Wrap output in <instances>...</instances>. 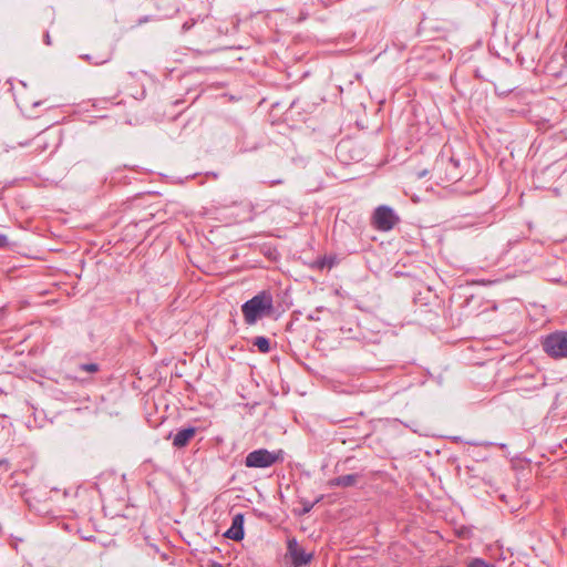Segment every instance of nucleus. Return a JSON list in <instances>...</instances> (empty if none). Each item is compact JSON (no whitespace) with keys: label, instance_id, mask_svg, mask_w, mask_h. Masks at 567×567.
I'll return each mask as SVG.
<instances>
[{"label":"nucleus","instance_id":"obj_1","mask_svg":"<svg viewBox=\"0 0 567 567\" xmlns=\"http://www.w3.org/2000/svg\"><path fill=\"white\" fill-rule=\"evenodd\" d=\"M272 310V296L267 291L259 292L241 306L244 319L247 324H255L259 319L270 316Z\"/></svg>","mask_w":567,"mask_h":567},{"label":"nucleus","instance_id":"obj_2","mask_svg":"<svg viewBox=\"0 0 567 567\" xmlns=\"http://www.w3.org/2000/svg\"><path fill=\"white\" fill-rule=\"evenodd\" d=\"M544 352L554 360L567 359V330H556L542 338Z\"/></svg>","mask_w":567,"mask_h":567},{"label":"nucleus","instance_id":"obj_3","mask_svg":"<svg viewBox=\"0 0 567 567\" xmlns=\"http://www.w3.org/2000/svg\"><path fill=\"white\" fill-rule=\"evenodd\" d=\"M282 460V451L270 452L266 449L255 450L247 454L245 465L254 468H265Z\"/></svg>","mask_w":567,"mask_h":567},{"label":"nucleus","instance_id":"obj_4","mask_svg":"<svg viewBox=\"0 0 567 567\" xmlns=\"http://www.w3.org/2000/svg\"><path fill=\"white\" fill-rule=\"evenodd\" d=\"M400 221L399 216L389 206H379L372 216V225L381 231H389Z\"/></svg>","mask_w":567,"mask_h":567},{"label":"nucleus","instance_id":"obj_5","mask_svg":"<svg viewBox=\"0 0 567 567\" xmlns=\"http://www.w3.org/2000/svg\"><path fill=\"white\" fill-rule=\"evenodd\" d=\"M288 551L291 556L292 564L295 567H300L308 564L312 555L305 551V549L298 545L296 539H291L288 543Z\"/></svg>","mask_w":567,"mask_h":567},{"label":"nucleus","instance_id":"obj_6","mask_svg":"<svg viewBox=\"0 0 567 567\" xmlns=\"http://www.w3.org/2000/svg\"><path fill=\"white\" fill-rule=\"evenodd\" d=\"M244 515L236 514L233 517L231 526L227 529L224 536L238 542L244 538Z\"/></svg>","mask_w":567,"mask_h":567},{"label":"nucleus","instance_id":"obj_7","mask_svg":"<svg viewBox=\"0 0 567 567\" xmlns=\"http://www.w3.org/2000/svg\"><path fill=\"white\" fill-rule=\"evenodd\" d=\"M196 435V427L189 426L186 429L179 430L174 436H173V446L176 449H182L188 445L190 440L194 439Z\"/></svg>","mask_w":567,"mask_h":567},{"label":"nucleus","instance_id":"obj_8","mask_svg":"<svg viewBox=\"0 0 567 567\" xmlns=\"http://www.w3.org/2000/svg\"><path fill=\"white\" fill-rule=\"evenodd\" d=\"M360 478H361V475L358 474V473L347 474V475H342V476H338V477L331 478L328 482V485L330 487H343V488H347V487L354 486L359 482Z\"/></svg>","mask_w":567,"mask_h":567},{"label":"nucleus","instance_id":"obj_9","mask_svg":"<svg viewBox=\"0 0 567 567\" xmlns=\"http://www.w3.org/2000/svg\"><path fill=\"white\" fill-rule=\"evenodd\" d=\"M252 344L257 347V349L261 353H268L270 351V341L268 338L259 336L254 339Z\"/></svg>","mask_w":567,"mask_h":567},{"label":"nucleus","instance_id":"obj_10","mask_svg":"<svg viewBox=\"0 0 567 567\" xmlns=\"http://www.w3.org/2000/svg\"><path fill=\"white\" fill-rule=\"evenodd\" d=\"M111 56H112V53L109 51L100 56H93V55L86 54V55H83L82 58L90 61L91 63H93L95 65H101V64H104L107 61H110Z\"/></svg>","mask_w":567,"mask_h":567},{"label":"nucleus","instance_id":"obj_11","mask_svg":"<svg viewBox=\"0 0 567 567\" xmlns=\"http://www.w3.org/2000/svg\"><path fill=\"white\" fill-rule=\"evenodd\" d=\"M79 371L86 372V373H95L100 370L99 364L96 363H82L79 365Z\"/></svg>","mask_w":567,"mask_h":567},{"label":"nucleus","instance_id":"obj_12","mask_svg":"<svg viewBox=\"0 0 567 567\" xmlns=\"http://www.w3.org/2000/svg\"><path fill=\"white\" fill-rule=\"evenodd\" d=\"M468 567H495V565L489 564L482 558H474L468 563Z\"/></svg>","mask_w":567,"mask_h":567},{"label":"nucleus","instance_id":"obj_13","mask_svg":"<svg viewBox=\"0 0 567 567\" xmlns=\"http://www.w3.org/2000/svg\"><path fill=\"white\" fill-rule=\"evenodd\" d=\"M351 143L350 142H340L337 145V153L341 156L346 151H349Z\"/></svg>","mask_w":567,"mask_h":567},{"label":"nucleus","instance_id":"obj_14","mask_svg":"<svg viewBox=\"0 0 567 567\" xmlns=\"http://www.w3.org/2000/svg\"><path fill=\"white\" fill-rule=\"evenodd\" d=\"M8 245V238L6 235L0 234V248Z\"/></svg>","mask_w":567,"mask_h":567},{"label":"nucleus","instance_id":"obj_15","mask_svg":"<svg viewBox=\"0 0 567 567\" xmlns=\"http://www.w3.org/2000/svg\"><path fill=\"white\" fill-rule=\"evenodd\" d=\"M0 467H4L6 471L9 470V461L7 458H0Z\"/></svg>","mask_w":567,"mask_h":567},{"label":"nucleus","instance_id":"obj_16","mask_svg":"<svg viewBox=\"0 0 567 567\" xmlns=\"http://www.w3.org/2000/svg\"><path fill=\"white\" fill-rule=\"evenodd\" d=\"M194 22L189 23V22H185L182 27L183 31H188L192 27H193Z\"/></svg>","mask_w":567,"mask_h":567},{"label":"nucleus","instance_id":"obj_17","mask_svg":"<svg viewBox=\"0 0 567 567\" xmlns=\"http://www.w3.org/2000/svg\"><path fill=\"white\" fill-rule=\"evenodd\" d=\"M279 184H282V179H274V181L269 182L270 187L279 185Z\"/></svg>","mask_w":567,"mask_h":567},{"label":"nucleus","instance_id":"obj_18","mask_svg":"<svg viewBox=\"0 0 567 567\" xmlns=\"http://www.w3.org/2000/svg\"><path fill=\"white\" fill-rule=\"evenodd\" d=\"M563 56H564V60H565V62L567 64V40H566V44H565V48H564Z\"/></svg>","mask_w":567,"mask_h":567},{"label":"nucleus","instance_id":"obj_19","mask_svg":"<svg viewBox=\"0 0 567 567\" xmlns=\"http://www.w3.org/2000/svg\"><path fill=\"white\" fill-rule=\"evenodd\" d=\"M313 505H315L313 503H312V504H307V505L305 506V508H303V512H305V513L310 512V511H311V508L313 507Z\"/></svg>","mask_w":567,"mask_h":567},{"label":"nucleus","instance_id":"obj_20","mask_svg":"<svg viewBox=\"0 0 567 567\" xmlns=\"http://www.w3.org/2000/svg\"><path fill=\"white\" fill-rule=\"evenodd\" d=\"M47 43L50 44V37L47 34Z\"/></svg>","mask_w":567,"mask_h":567},{"label":"nucleus","instance_id":"obj_21","mask_svg":"<svg viewBox=\"0 0 567 567\" xmlns=\"http://www.w3.org/2000/svg\"><path fill=\"white\" fill-rule=\"evenodd\" d=\"M215 567H220L219 565H216Z\"/></svg>","mask_w":567,"mask_h":567},{"label":"nucleus","instance_id":"obj_22","mask_svg":"<svg viewBox=\"0 0 567 567\" xmlns=\"http://www.w3.org/2000/svg\"><path fill=\"white\" fill-rule=\"evenodd\" d=\"M215 567H220L219 565H216Z\"/></svg>","mask_w":567,"mask_h":567}]
</instances>
